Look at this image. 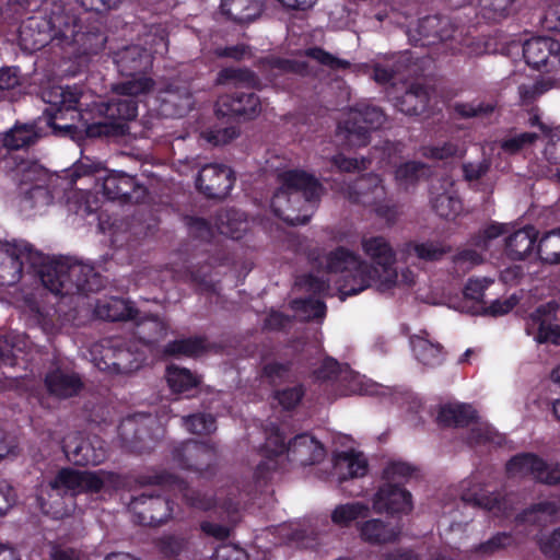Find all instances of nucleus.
Listing matches in <instances>:
<instances>
[{
  "label": "nucleus",
  "mask_w": 560,
  "mask_h": 560,
  "mask_svg": "<svg viewBox=\"0 0 560 560\" xmlns=\"http://www.w3.org/2000/svg\"><path fill=\"white\" fill-rule=\"evenodd\" d=\"M38 266L42 284L55 294L94 291L101 285L100 278L90 265L71 259L43 264L40 253L28 243L0 241V284H15L22 277L23 268L35 269Z\"/></svg>",
  "instance_id": "obj_1"
},
{
  "label": "nucleus",
  "mask_w": 560,
  "mask_h": 560,
  "mask_svg": "<svg viewBox=\"0 0 560 560\" xmlns=\"http://www.w3.org/2000/svg\"><path fill=\"white\" fill-rule=\"evenodd\" d=\"M361 249L371 259L363 260L357 281L358 289L374 288L380 292L409 288L416 283L417 276L409 268L398 270L395 267L396 252L390 242L382 235L366 234L361 237Z\"/></svg>",
  "instance_id": "obj_2"
},
{
  "label": "nucleus",
  "mask_w": 560,
  "mask_h": 560,
  "mask_svg": "<svg viewBox=\"0 0 560 560\" xmlns=\"http://www.w3.org/2000/svg\"><path fill=\"white\" fill-rule=\"evenodd\" d=\"M154 82L148 77L133 75L113 88L115 96L108 102L93 105L92 110L102 118L86 126L90 137L118 136L126 131V121L137 116V102L135 98L147 95L153 91Z\"/></svg>",
  "instance_id": "obj_3"
},
{
  "label": "nucleus",
  "mask_w": 560,
  "mask_h": 560,
  "mask_svg": "<svg viewBox=\"0 0 560 560\" xmlns=\"http://www.w3.org/2000/svg\"><path fill=\"white\" fill-rule=\"evenodd\" d=\"M279 179L281 186L271 200L275 214L292 225L306 223L322 191L319 183L298 170L281 173Z\"/></svg>",
  "instance_id": "obj_4"
},
{
  "label": "nucleus",
  "mask_w": 560,
  "mask_h": 560,
  "mask_svg": "<svg viewBox=\"0 0 560 560\" xmlns=\"http://www.w3.org/2000/svg\"><path fill=\"white\" fill-rule=\"evenodd\" d=\"M94 365L101 371L130 373L138 370L144 360L143 352L135 342L122 338L104 339L91 348Z\"/></svg>",
  "instance_id": "obj_5"
},
{
  "label": "nucleus",
  "mask_w": 560,
  "mask_h": 560,
  "mask_svg": "<svg viewBox=\"0 0 560 560\" xmlns=\"http://www.w3.org/2000/svg\"><path fill=\"white\" fill-rule=\"evenodd\" d=\"M384 121L385 115L380 108L360 104L342 113L337 132L345 137L349 145L361 147L368 143L369 132L383 126Z\"/></svg>",
  "instance_id": "obj_6"
},
{
  "label": "nucleus",
  "mask_w": 560,
  "mask_h": 560,
  "mask_svg": "<svg viewBox=\"0 0 560 560\" xmlns=\"http://www.w3.org/2000/svg\"><path fill=\"white\" fill-rule=\"evenodd\" d=\"M116 476L112 472L100 471H79L73 469H62L50 482L51 490L57 495L71 493L77 494L85 491L97 492L104 486L114 485Z\"/></svg>",
  "instance_id": "obj_7"
},
{
  "label": "nucleus",
  "mask_w": 560,
  "mask_h": 560,
  "mask_svg": "<svg viewBox=\"0 0 560 560\" xmlns=\"http://www.w3.org/2000/svg\"><path fill=\"white\" fill-rule=\"evenodd\" d=\"M43 100L55 107V112L48 114L47 124L52 128L56 135L71 133L74 128L72 122L57 124V120L65 119L66 114H71L73 121L79 114L77 105L80 100V92L75 86H52L43 92Z\"/></svg>",
  "instance_id": "obj_8"
},
{
  "label": "nucleus",
  "mask_w": 560,
  "mask_h": 560,
  "mask_svg": "<svg viewBox=\"0 0 560 560\" xmlns=\"http://www.w3.org/2000/svg\"><path fill=\"white\" fill-rule=\"evenodd\" d=\"M345 194L352 201L373 208L380 217L387 221L395 218V211L386 199L385 187L377 175L371 174L358 178Z\"/></svg>",
  "instance_id": "obj_9"
},
{
  "label": "nucleus",
  "mask_w": 560,
  "mask_h": 560,
  "mask_svg": "<svg viewBox=\"0 0 560 560\" xmlns=\"http://www.w3.org/2000/svg\"><path fill=\"white\" fill-rule=\"evenodd\" d=\"M361 265H363V259L354 252L343 247H339L327 255L326 268L328 273H343V284L339 287L341 301L347 295L357 294L365 290L358 289L360 284L357 281V273H359Z\"/></svg>",
  "instance_id": "obj_10"
},
{
  "label": "nucleus",
  "mask_w": 560,
  "mask_h": 560,
  "mask_svg": "<svg viewBox=\"0 0 560 560\" xmlns=\"http://www.w3.org/2000/svg\"><path fill=\"white\" fill-rule=\"evenodd\" d=\"M523 56L527 65L546 72L560 70V42L547 36L533 37L524 43Z\"/></svg>",
  "instance_id": "obj_11"
},
{
  "label": "nucleus",
  "mask_w": 560,
  "mask_h": 560,
  "mask_svg": "<svg viewBox=\"0 0 560 560\" xmlns=\"http://www.w3.org/2000/svg\"><path fill=\"white\" fill-rule=\"evenodd\" d=\"M168 43L164 35L155 36L151 43V54L139 46H130L117 52L115 62L121 74L132 77L136 72L149 68L152 63V54L164 55Z\"/></svg>",
  "instance_id": "obj_12"
},
{
  "label": "nucleus",
  "mask_w": 560,
  "mask_h": 560,
  "mask_svg": "<svg viewBox=\"0 0 560 560\" xmlns=\"http://www.w3.org/2000/svg\"><path fill=\"white\" fill-rule=\"evenodd\" d=\"M63 452L69 460L77 465H98L107 456L105 443L98 436L83 438L70 434L66 438Z\"/></svg>",
  "instance_id": "obj_13"
},
{
  "label": "nucleus",
  "mask_w": 560,
  "mask_h": 560,
  "mask_svg": "<svg viewBox=\"0 0 560 560\" xmlns=\"http://www.w3.org/2000/svg\"><path fill=\"white\" fill-rule=\"evenodd\" d=\"M234 175L230 167L222 164L205 165L197 178V187L210 198H223L232 189Z\"/></svg>",
  "instance_id": "obj_14"
},
{
  "label": "nucleus",
  "mask_w": 560,
  "mask_h": 560,
  "mask_svg": "<svg viewBox=\"0 0 560 560\" xmlns=\"http://www.w3.org/2000/svg\"><path fill=\"white\" fill-rule=\"evenodd\" d=\"M129 508L137 517L136 521L142 525H159L168 520L172 514L168 501L147 494L132 499Z\"/></svg>",
  "instance_id": "obj_15"
},
{
  "label": "nucleus",
  "mask_w": 560,
  "mask_h": 560,
  "mask_svg": "<svg viewBox=\"0 0 560 560\" xmlns=\"http://www.w3.org/2000/svg\"><path fill=\"white\" fill-rule=\"evenodd\" d=\"M51 43L59 47H68L80 43L85 35L81 33L75 16L63 11L52 12L46 21Z\"/></svg>",
  "instance_id": "obj_16"
},
{
  "label": "nucleus",
  "mask_w": 560,
  "mask_h": 560,
  "mask_svg": "<svg viewBox=\"0 0 560 560\" xmlns=\"http://www.w3.org/2000/svg\"><path fill=\"white\" fill-rule=\"evenodd\" d=\"M369 464L366 457L358 451L336 452L332 455L331 477L338 482L366 475Z\"/></svg>",
  "instance_id": "obj_17"
},
{
  "label": "nucleus",
  "mask_w": 560,
  "mask_h": 560,
  "mask_svg": "<svg viewBox=\"0 0 560 560\" xmlns=\"http://www.w3.org/2000/svg\"><path fill=\"white\" fill-rule=\"evenodd\" d=\"M377 512L408 513L412 509L411 494L396 485H383L373 498Z\"/></svg>",
  "instance_id": "obj_18"
},
{
  "label": "nucleus",
  "mask_w": 560,
  "mask_h": 560,
  "mask_svg": "<svg viewBox=\"0 0 560 560\" xmlns=\"http://www.w3.org/2000/svg\"><path fill=\"white\" fill-rule=\"evenodd\" d=\"M217 113L222 116L254 118L260 113V101L254 93H235L218 100Z\"/></svg>",
  "instance_id": "obj_19"
},
{
  "label": "nucleus",
  "mask_w": 560,
  "mask_h": 560,
  "mask_svg": "<svg viewBox=\"0 0 560 560\" xmlns=\"http://www.w3.org/2000/svg\"><path fill=\"white\" fill-rule=\"evenodd\" d=\"M325 457L323 445L312 435L300 434L288 445L287 458L299 466L319 463Z\"/></svg>",
  "instance_id": "obj_20"
},
{
  "label": "nucleus",
  "mask_w": 560,
  "mask_h": 560,
  "mask_svg": "<svg viewBox=\"0 0 560 560\" xmlns=\"http://www.w3.org/2000/svg\"><path fill=\"white\" fill-rule=\"evenodd\" d=\"M538 232L534 226L527 225L505 237V253L514 260H523L533 254L536 248Z\"/></svg>",
  "instance_id": "obj_21"
},
{
  "label": "nucleus",
  "mask_w": 560,
  "mask_h": 560,
  "mask_svg": "<svg viewBox=\"0 0 560 560\" xmlns=\"http://www.w3.org/2000/svg\"><path fill=\"white\" fill-rule=\"evenodd\" d=\"M51 43L46 20L28 19L20 28V44L30 52L38 50Z\"/></svg>",
  "instance_id": "obj_22"
},
{
  "label": "nucleus",
  "mask_w": 560,
  "mask_h": 560,
  "mask_svg": "<svg viewBox=\"0 0 560 560\" xmlns=\"http://www.w3.org/2000/svg\"><path fill=\"white\" fill-rule=\"evenodd\" d=\"M48 392L60 398H67L77 395L82 388L80 377L67 370L55 369L50 371L45 378Z\"/></svg>",
  "instance_id": "obj_23"
},
{
  "label": "nucleus",
  "mask_w": 560,
  "mask_h": 560,
  "mask_svg": "<svg viewBox=\"0 0 560 560\" xmlns=\"http://www.w3.org/2000/svg\"><path fill=\"white\" fill-rule=\"evenodd\" d=\"M221 10L231 21L244 24L256 20L262 11L261 0H222Z\"/></svg>",
  "instance_id": "obj_24"
},
{
  "label": "nucleus",
  "mask_w": 560,
  "mask_h": 560,
  "mask_svg": "<svg viewBox=\"0 0 560 560\" xmlns=\"http://www.w3.org/2000/svg\"><path fill=\"white\" fill-rule=\"evenodd\" d=\"M95 314L101 319L126 320L136 318V310L129 301L118 298L100 300L95 305Z\"/></svg>",
  "instance_id": "obj_25"
},
{
  "label": "nucleus",
  "mask_w": 560,
  "mask_h": 560,
  "mask_svg": "<svg viewBox=\"0 0 560 560\" xmlns=\"http://www.w3.org/2000/svg\"><path fill=\"white\" fill-rule=\"evenodd\" d=\"M359 530L361 538L371 544L392 542L400 534L398 526L385 524L380 520H370L362 523Z\"/></svg>",
  "instance_id": "obj_26"
},
{
  "label": "nucleus",
  "mask_w": 560,
  "mask_h": 560,
  "mask_svg": "<svg viewBox=\"0 0 560 560\" xmlns=\"http://www.w3.org/2000/svg\"><path fill=\"white\" fill-rule=\"evenodd\" d=\"M460 499L465 503L479 505L489 511H501L502 502L499 498L486 494L483 488L471 480H465L460 483Z\"/></svg>",
  "instance_id": "obj_27"
},
{
  "label": "nucleus",
  "mask_w": 560,
  "mask_h": 560,
  "mask_svg": "<svg viewBox=\"0 0 560 560\" xmlns=\"http://www.w3.org/2000/svg\"><path fill=\"white\" fill-rule=\"evenodd\" d=\"M547 310L550 313V307L540 306L530 315L533 326H537L535 340L539 343L548 342L560 346V325L551 323L548 318L542 317L546 315Z\"/></svg>",
  "instance_id": "obj_28"
},
{
  "label": "nucleus",
  "mask_w": 560,
  "mask_h": 560,
  "mask_svg": "<svg viewBox=\"0 0 560 560\" xmlns=\"http://www.w3.org/2000/svg\"><path fill=\"white\" fill-rule=\"evenodd\" d=\"M218 231L232 238H240L248 223L243 212L234 209L223 210L217 217Z\"/></svg>",
  "instance_id": "obj_29"
},
{
  "label": "nucleus",
  "mask_w": 560,
  "mask_h": 560,
  "mask_svg": "<svg viewBox=\"0 0 560 560\" xmlns=\"http://www.w3.org/2000/svg\"><path fill=\"white\" fill-rule=\"evenodd\" d=\"M102 179V191L104 196L113 200L128 197L135 186L133 177L124 173L110 172Z\"/></svg>",
  "instance_id": "obj_30"
},
{
  "label": "nucleus",
  "mask_w": 560,
  "mask_h": 560,
  "mask_svg": "<svg viewBox=\"0 0 560 560\" xmlns=\"http://www.w3.org/2000/svg\"><path fill=\"white\" fill-rule=\"evenodd\" d=\"M476 418V411L465 404H445L440 407L438 421L444 425H465Z\"/></svg>",
  "instance_id": "obj_31"
},
{
  "label": "nucleus",
  "mask_w": 560,
  "mask_h": 560,
  "mask_svg": "<svg viewBox=\"0 0 560 560\" xmlns=\"http://www.w3.org/2000/svg\"><path fill=\"white\" fill-rule=\"evenodd\" d=\"M13 178L19 183L22 191L35 184L48 183L49 174L37 163L22 162L13 171Z\"/></svg>",
  "instance_id": "obj_32"
},
{
  "label": "nucleus",
  "mask_w": 560,
  "mask_h": 560,
  "mask_svg": "<svg viewBox=\"0 0 560 560\" xmlns=\"http://www.w3.org/2000/svg\"><path fill=\"white\" fill-rule=\"evenodd\" d=\"M416 358L424 365L435 366L442 363V347L424 336H413L410 340Z\"/></svg>",
  "instance_id": "obj_33"
},
{
  "label": "nucleus",
  "mask_w": 560,
  "mask_h": 560,
  "mask_svg": "<svg viewBox=\"0 0 560 560\" xmlns=\"http://www.w3.org/2000/svg\"><path fill=\"white\" fill-rule=\"evenodd\" d=\"M536 252L542 262L560 265V229L544 233L537 243Z\"/></svg>",
  "instance_id": "obj_34"
},
{
  "label": "nucleus",
  "mask_w": 560,
  "mask_h": 560,
  "mask_svg": "<svg viewBox=\"0 0 560 560\" xmlns=\"http://www.w3.org/2000/svg\"><path fill=\"white\" fill-rule=\"evenodd\" d=\"M541 459L533 454H522L513 457L506 465V471L510 477L521 478L532 476L537 480L538 472L541 469Z\"/></svg>",
  "instance_id": "obj_35"
},
{
  "label": "nucleus",
  "mask_w": 560,
  "mask_h": 560,
  "mask_svg": "<svg viewBox=\"0 0 560 560\" xmlns=\"http://www.w3.org/2000/svg\"><path fill=\"white\" fill-rule=\"evenodd\" d=\"M40 137L35 125H15L4 136V145L10 149H22L34 144Z\"/></svg>",
  "instance_id": "obj_36"
},
{
  "label": "nucleus",
  "mask_w": 560,
  "mask_h": 560,
  "mask_svg": "<svg viewBox=\"0 0 560 560\" xmlns=\"http://www.w3.org/2000/svg\"><path fill=\"white\" fill-rule=\"evenodd\" d=\"M429 102V91L422 85H412L401 96L399 109L408 115H418L422 113Z\"/></svg>",
  "instance_id": "obj_37"
},
{
  "label": "nucleus",
  "mask_w": 560,
  "mask_h": 560,
  "mask_svg": "<svg viewBox=\"0 0 560 560\" xmlns=\"http://www.w3.org/2000/svg\"><path fill=\"white\" fill-rule=\"evenodd\" d=\"M369 506L361 502L337 505L331 512V521L340 527L349 526L353 521L369 515Z\"/></svg>",
  "instance_id": "obj_38"
},
{
  "label": "nucleus",
  "mask_w": 560,
  "mask_h": 560,
  "mask_svg": "<svg viewBox=\"0 0 560 560\" xmlns=\"http://www.w3.org/2000/svg\"><path fill=\"white\" fill-rule=\"evenodd\" d=\"M166 380L175 393H184L200 384V377L188 369L171 365L166 370Z\"/></svg>",
  "instance_id": "obj_39"
},
{
  "label": "nucleus",
  "mask_w": 560,
  "mask_h": 560,
  "mask_svg": "<svg viewBox=\"0 0 560 560\" xmlns=\"http://www.w3.org/2000/svg\"><path fill=\"white\" fill-rule=\"evenodd\" d=\"M434 211L444 219L452 220L462 211V202L453 189L436 194L432 198Z\"/></svg>",
  "instance_id": "obj_40"
},
{
  "label": "nucleus",
  "mask_w": 560,
  "mask_h": 560,
  "mask_svg": "<svg viewBox=\"0 0 560 560\" xmlns=\"http://www.w3.org/2000/svg\"><path fill=\"white\" fill-rule=\"evenodd\" d=\"M166 323L156 316L137 322V335L144 343L158 342L166 336Z\"/></svg>",
  "instance_id": "obj_41"
},
{
  "label": "nucleus",
  "mask_w": 560,
  "mask_h": 560,
  "mask_svg": "<svg viewBox=\"0 0 560 560\" xmlns=\"http://www.w3.org/2000/svg\"><path fill=\"white\" fill-rule=\"evenodd\" d=\"M178 457L186 463L187 466L201 469L203 465L212 459L213 453L203 444L188 442L183 445L182 453L178 454Z\"/></svg>",
  "instance_id": "obj_42"
},
{
  "label": "nucleus",
  "mask_w": 560,
  "mask_h": 560,
  "mask_svg": "<svg viewBox=\"0 0 560 560\" xmlns=\"http://www.w3.org/2000/svg\"><path fill=\"white\" fill-rule=\"evenodd\" d=\"M416 469L410 464L402 460H389L383 469L384 485L399 486L409 480Z\"/></svg>",
  "instance_id": "obj_43"
},
{
  "label": "nucleus",
  "mask_w": 560,
  "mask_h": 560,
  "mask_svg": "<svg viewBox=\"0 0 560 560\" xmlns=\"http://www.w3.org/2000/svg\"><path fill=\"white\" fill-rule=\"evenodd\" d=\"M217 82L226 85L255 86L257 78L253 72L241 68H225L218 74Z\"/></svg>",
  "instance_id": "obj_44"
},
{
  "label": "nucleus",
  "mask_w": 560,
  "mask_h": 560,
  "mask_svg": "<svg viewBox=\"0 0 560 560\" xmlns=\"http://www.w3.org/2000/svg\"><path fill=\"white\" fill-rule=\"evenodd\" d=\"M292 310L301 320L322 319L326 313V305L319 300L314 299L295 300L292 302Z\"/></svg>",
  "instance_id": "obj_45"
},
{
  "label": "nucleus",
  "mask_w": 560,
  "mask_h": 560,
  "mask_svg": "<svg viewBox=\"0 0 560 560\" xmlns=\"http://www.w3.org/2000/svg\"><path fill=\"white\" fill-rule=\"evenodd\" d=\"M25 208L40 209L51 202V195L47 189V183L35 184L22 190Z\"/></svg>",
  "instance_id": "obj_46"
},
{
  "label": "nucleus",
  "mask_w": 560,
  "mask_h": 560,
  "mask_svg": "<svg viewBox=\"0 0 560 560\" xmlns=\"http://www.w3.org/2000/svg\"><path fill=\"white\" fill-rule=\"evenodd\" d=\"M450 248L441 243L425 242V243H411L406 246L407 254L413 252L416 256L423 260H438L442 258Z\"/></svg>",
  "instance_id": "obj_47"
},
{
  "label": "nucleus",
  "mask_w": 560,
  "mask_h": 560,
  "mask_svg": "<svg viewBox=\"0 0 560 560\" xmlns=\"http://www.w3.org/2000/svg\"><path fill=\"white\" fill-rule=\"evenodd\" d=\"M427 172L425 166L419 162H406L395 171V179L401 187H408L417 182Z\"/></svg>",
  "instance_id": "obj_48"
},
{
  "label": "nucleus",
  "mask_w": 560,
  "mask_h": 560,
  "mask_svg": "<svg viewBox=\"0 0 560 560\" xmlns=\"http://www.w3.org/2000/svg\"><path fill=\"white\" fill-rule=\"evenodd\" d=\"M165 104L175 106V114L183 115L192 106L191 95L186 88H171L165 92L163 97Z\"/></svg>",
  "instance_id": "obj_49"
},
{
  "label": "nucleus",
  "mask_w": 560,
  "mask_h": 560,
  "mask_svg": "<svg viewBox=\"0 0 560 560\" xmlns=\"http://www.w3.org/2000/svg\"><path fill=\"white\" fill-rule=\"evenodd\" d=\"M206 349L205 341L200 338L180 339L171 342L166 347L170 354H179L186 357H196Z\"/></svg>",
  "instance_id": "obj_50"
},
{
  "label": "nucleus",
  "mask_w": 560,
  "mask_h": 560,
  "mask_svg": "<svg viewBox=\"0 0 560 560\" xmlns=\"http://www.w3.org/2000/svg\"><path fill=\"white\" fill-rule=\"evenodd\" d=\"M544 155L550 165V172L560 180V131H555L549 136Z\"/></svg>",
  "instance_id": "obj_51"
},
{
  "label": "nucleus",
  "mask_w": 560,
  "mask_h": 560,
  "mask_svg": "<svg viewBox=\"0 0 560 560\" xmlns=\"http://www.w3.org/2000/svg\"><path fill=\"white\" fill-rule=\"evenodd\" d=\"M445 26H450V22L447 19H442L439 16H428L420 22L419 31L427 37L434 35L440 39H447L451 36V34H448L444 30Z\"/></svg>",
  "instance_id": "obj_52"
},
{
  "label": "nucleus",
  "mask_w": 560,
  "mask_h": 560,
  "mask_svg": "<svg viewBox=\"0 0 560 560\" xmlns=\"http://www.w3.org/2000/svg\"><path fill=\"white\" fill-rule=\"evenodd\" d=\"M537 139V135L534 132H522L504 138L501 142V149L504 153L515 154L522 149L534 143Z\"/></svg>",
  "instance_id": "obj_53"
},
{
  "label": "nucleus",
  "mask_w": 560,
  "mask_h": 560,
  "mask_svg": "<svg viewBox=\"0 0 560 560\" xmlns=\"http://www.w3.org/2000/svg\"><path fill=\"white\" fill-rule=\"evenodd\" d=\"M559 512V505L555 501H542L535 504L530 510L526 511L523 520L527 522H540L548 517L557 515Z\"/></svg>",
  "instance_id": "obj_54"
},
{
  "label": "nucleus",
  "mask_w": 560,
  "mask_h": 560,
  "mask_svg": "<svg viewBox=\"0 0 560 560\" xmlns=\"http://www.w3.org/2000/svg\"><path fill=\"white\" fill-rule=\"evenodd\" d=\"M186 429L196 434H209L215 430V421L209 415H194L185 419Z\"/></svg>",
  "instance_id": "obj_55"
},
{
  "label": "nucleus",
  "mask_w": 560,
  "mask_h": 560,
  "mask_svg": "<svg viewBox=\"0 0 560 560\" xmlns=\"http://www.w3.org/2000/svg\"><path fill=\"white\" fill-rule=\"evenodd\" d=\"M454 110L465 118L470 117H487L493 113L494 106L490 103H457Z\"/></svg>",
  "instance_id": "obj_56"
},
{
  "label": "nucleus",
  "mask_w": 560,
  "mask_h": 560,
  "mask_svg": "<svg viewBox=\"0 0 560 560\" xmlns=\"http://www.w3.org/2000/svg\"><path fill=\"white\" fill-rule=\"evenodd\" d=\"M463 148L455 142H445L441 145L425 147L422 149V154L429 159L443 160L456 155H462Z\"/></svg>",
  "instance_id": "obj_57"
},
{
  "label": "nucleus",
  "mask_w": 560,
  "mask_h": 560,
  "mask_svg": "<svg viewBox=\"0 0 560 560\" xmlns=\"http://www.w3.org/2000/svg\"><path fill=\"white\" fill-rule=\"evenodd\" d=\"M513 544V538L511 535L506 533H499L491 538H489L487 541L480 544L476 548V552L488 556L492 555L501 549H504Z\"/></svg>",
  "instance_id": "obj_58"
},
{
  "label": "nucleus",
  "mask_w": 560,
  "mask_h": 560,
  "mask_svg": "<svg viewBox=\"0 0 560 560\" xmlns=\"http://www.w3.org/2000/svg\"><path fill=\"white\" fill-rule=\"evenodd\" d=\"M306 56L313 58L317 62L329 67L330 69H346L350 66V62L335 57L334 55L320 49V48H311L306 50Z\"/></svg>",
  "instance_id": "obj_59"
},
{
  "label": "nucleus",
  "mask_w": 560,
  "mask_h": 560,
  "mask_svg": "<svg viewBox=\"0 0 560 560\" xmlns=\"http://www.w3.org/2000/svg\"><path fill=\"white\" fill-rule=\"evenodd\" d=\"M510 231L511 226L509 224L491 223L480 232L477 246L487 249L490 241L508 234Z\"/></svg>",
  "instance_id": "obj_60"
},
{
  "label": "nucleus",
  "mask_w": 560,
  "mask_h": 560,
  "mask_svg": "<svg viewBox=\"0 0 560 560\" xmlns=\"http://www.w3.org/2000/svg\"><path fill=\"white\" fill-rule=\"evenodd\" d=\"M551 89V83L547 81H537L530 84H522L518 93L522 102L530 103Z\"/></svg>",
  "instance_id": "obj_61"
},
{
  "label": "nucleus",
  "mask_w": 560,
  "mask_h": 560,
  "mask_svg": "<svg viewBox=\"0 0 560 560\" xmlns=\"http://www.w3.org/2000/svg\"><path fill=\"white\" fill-rule=\"evenodd\" d=\"M539 547L547 557L560 560V527L542 536L539 539Z\"/></svg>",
  "instance_id": "obj_62"
},
{
  "label": "nucleus",
  "mask_w": 560,
  "mask_h": 560,
  "mask_svg": "<svg viewBox=\"0 0 560 560\" xmlns=\"http://www.w3.org/2000/svg\"><path fill=\"white\" fill-rule=\"evenodd\" d=\"M515 0H480L482 9L489 12V18L498 20L508 15Z\"/></svg>",
  "instance_id": "obj_63"
},
{
  "label": "nucleus",
  "mask_w": 560,
  "mask_h": 560,
  "mask_svg": "<svg viewBox=\"0 0 560 560\" xmlns=\"http://www.w3.org/2000/svg\"><path fill=\"white\" fill-rule=\"evenodd\" d=\"M304 390L301 386H294L276 393V400L284 409L294 408L303 397Z\"/></svg>",
  "instance_id": "obj_64"
}]
</instances>
